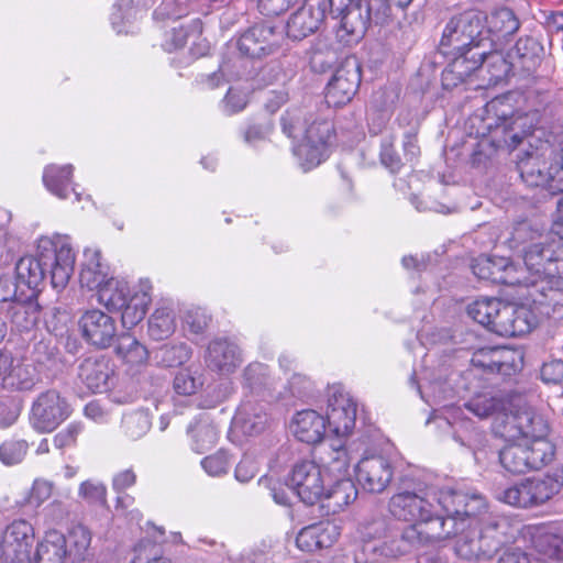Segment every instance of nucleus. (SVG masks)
<instances>
[{
	"label": "nucleus",
	"instance_id": "nucleus-34",
	"mask_svg": "<svg viewBox=\"0 0 563 563\" xmlns=\"http://www.w3.org/2000/svg\"><path fill=\"white\" fill-rule=\"evenodd\" d=\"M534 549L549 558L563 561V534L555 525L529 528Z\"/></svg>",
	"mask_w": 563,
	"mask_h": 563
},
{
	"label": "nucleus",
	"instance_id": "nucleus-25",
	"mask_svg": "<svg viewBox=\"0 0 563 563\" xmlns=\"http://www.w3.org/2000/svg\"><path fill=\"white\" fill-rule=\"evenodd\" d=\"M522 120L523 118L507 117L503 113L501 117H498L496 123L493 124L490 118H486L484 122L492 145L497 148L507 147L508 150H515L529 133V130H521L523 126Z\"/></svg>",
	"mask_w": 563,
	"mask_h": 563
},
{
	"label": "nucleus",
	"instance_id": "nucleus-26",
	"mask_svg": "<svg viewBox=\"0 0 563 563\" xmlns=\"http://www.w3.org/2000/svg\"><path fill=\"white\" fill-rule=\"evenodd\" d=\"M341 528L332 521H320L302 528L296 543L299 549L313 552L331 548L340 538Z\"/></svg>",
	"mask_w": 563,
	"mask_h": 563
},
{
	"label": "nucleus",
	"instance_id": "nucleus-22",
	"mask_svg": "<svg viewBox=\"0 0 563 563\" xmlns=\"http://www.w3.org/2000/svg\"><path fill=\"white\" fill-rule=\"evenodd\" d=\"M471 362L474 367L508 376L521 366L522 355L505 346H486L474 352Z\"/></svg>",
	"mask_w": 563,
	"mask_h": 563
},
{
	"label": "nucleus",
	"instance_id": "nucleus-23",
	"mask_svg": "<svg viewBox=\"0 0 563 563\" xmlns=\"http://www.w3.org/2000/svg\"><path fill=\"white\" fill-rule=\"evenodd\" d=\"M361 82V74L355 63L346 62L339 67L329 81L325 101L330 107H341L352 100Z\"/></svg>",
	"mask_w": 563,
	"mask_h": 563
},
{
	"label": "nucleus",
	"instance_id": "nucleus-49",
	"mask_svg": "<svg viewBox=\"0 0 563 563\" xmlns=\"http://www.w3.org/2000/svg\"><path fill=\"white\" fill-rule=\"evenodd\" d=\"M192 351L184 342L168 343L162 345L156 352V360L166 367L180 366L191 357Z\"/></svg>",
	"mask_w": 563,
	"mask_h": 563
},
{
	"label": "nucleus",
	"instance_id": "nucleus-62",
	"mask_svg": "<svg viewBox=\"0 0 563 563\" xmlns=\"http://www.w3.org/2000/svg\"><path fill=\"white\" fill-rule=\"evenodd\" d=\"M78 495L89 504H106L107 488L98 481L88 479L80 484Z\"/></svg>",
	"mask_w": 563,
	"mask_h": 563
},
{
	"label": "nucleus",
	"instance_id": "nucleus-47",
	"mask_svg": "<svg viewBox=\"0 0 563 563\" xmlns=\"http://www.w3.org/2000/svg\"><path fill=\"white\" fill-rule=\"evenodd\" d=\"M12 324L20 331H27L35 325L38 311L33 303L23 300L13 301L8 309Z\"/></svg>",
	"mask_w": 563,
	"mask_h": 563
},
{
	"label": "nucleus",
	"instance_id": "nucleus-11",
	"mask_svg": "<svg viewBox=\"0 0 563 563\" xmlns=\"http://www.w3.org/2000/svg\"><path fill=\"white\" fill-rule=\"evenodd\" d=\"M303 460L296 463L289 475L291 489L308 505L320 501L325 494L328 473L321 462Z\"/></svg>",
	"mask_w": 563,
	"mask_h": 563
},
{
	"label": "nucleus",
	"instance_id": "nucleus-33",
	"mask_svg": "<svg viewBox=\"0 0 563 563\" xmlns=\"http://www.w3.org/2000/svg\"><path fill=\"white\" fill-rule=\"evenodd\" d=\"M457 27L464 31L470 48L486 49L490 47V38L485 22L486 16L477 10H468L459 15Z\"/></svg>",
	"mask_w": 563,
	"mask_h": 563
},
{
	"label": "nucleus",
	"instance_id": "nucleus-1",
	"mask_svg": "<svg viewBox=\"0 0 563 563\" xmlns=\"http://www.w3.org/2000/svg\"><path fill=\"white\" fill-rule=\"evenodd\" d=\"M389 509L396 518L415 522L404 531L402 542L415 547L454 536L455 552L464 560L494 558L518 531L509 518L488 512L482 495L427 479L405 482Z\"/></svg>",
	"mask_w": 563,
	"mask_h": 563
},
{
	"label": "nucleus",
	"instance_id": "nucleus-3",
	"mask_svg": "<svg viewBox=\"0 0 563 563\" xmlns=\"http://www.w3.org/2000/svg\"><path fill=\"white\" fill-rule=\"evenodd\" d=\"M495 430L506 441L522 438L532 471H539L554 460L555 445L547 438L549 424L531 408L500 413L496 419Z\"/></svg>",
	"mask_w": 563,
	"mask_h": 563
},
{
	"label": "nucleus",
	"instance_id": "nucleus-28",
	"mask_svg": "<svg viewBox=\"0 0 563 563\" xmlns=\"http://www.w3.org/2000/svg\"><path fill=\"white\" fill-rule=\"evenodd\" d=\"M290 430L300 442L318 444L324 438L327 420L324 416L313 409L300 410L294 415Z\"/></svg>",
	"mask_w": 563,
	"mask_h": 563
},
{
	"label": "nucleus",
	"instance_id": "nucleus-24",
	"mask_svg": "<svg viewBox=\"0 0 563 563\" xmlns=\"http://www.w3.org/2000/svg\"><path fill=\"white\" fill-rule=\"evenodd\" d=\"M269 427V416L265 405L244 399L232 420L231 432L234 435L257 437Z\"/></svg>",
	"mask_w": 563,
	"mask_h": 563
},
{
	"label": "nucleus",
	"instance_id": "nucleus-38",
	"mask_svg": "<svg viewBox=\"0 0 563 563\" xmlns=\"http://www.w3.org/2000/svg\"><path fill=\"white\" fill-rule=\"evenodd\" d=\"M38 374L32 364L13 361L8 374L4 375L2 386L9 390L29 391L38 383Z\"/></svg>",
	"mask_w": 563,
	"mask_h": 563
},
{
	"label": "nucleus",
	"instance_id": "nucleus-59",
	"mask_svg": "<svg viewBox=\"0 0 563 563\" xmlns=\"http://www.w3.org/2000/svg\"><path fill=\"white\" fill-rule=\"evenodd\" d=\"M364 4L369 24L385 25L393 16L389 0H367Z\"/></svg>",
	"mask_w": 563,
	"mask_h": 563
},
{
	"label": "nucleus",
	"instance_id": "nucleus-54",
	"mask_svg": "<svg viewBox=\"0 0 563 563\" xmlns=\"http://www.w3.org/2000/svg\"><path fill=\"white\" fill-rule=\"evenodd\" d=\"M499 499L515 507L527 508L537 506L528 479L506 488L500 493Z\"/></svg>",
	"mask_w": 563,
	"mask_h": 563
},
{
	"label": "nucleus",
	"instance_id": "nucleus-39",
	"mask_svg": "<svg viewBox=\"0 0 563 563\" xmlns=\"http://www.w3.org/2000/svg\"><path fill=\"white\" fill-rule=\"evenodd\" d=\"M176 327V313L168 306L156 308L147 320V333L155 341L168 339L175 332Z\"/></svg>",
	"mask_w": 563,
	"mask_h": 563
},
{
	"label": "nucleus",
	"instance_id": "nucleus-52",
	"mask_svg": "<svg viewBox=\"0 0 563 563\" xmlns=\"http://www.w3.org/2000/svg\"><path fill=\"white\" fill-rule=\"evenodd\" d=\"M457 23L459 19L456 15L450 19V21L446 23L440 41V48L442 52H462L470 49L467 37L464 34V31L457 27Z\"/></svg>",
	"mask_w": 563,
	"mask_h": 563
},
{
	"label": "nucleus",
	"instance_id": "nucleus-53",
	"mask_svg": "<svg viewBox=\"0 0 563 563\" xmlns=\"http://www.w3.org/2000/svg\"><path fill=\"white\" fill-rule=\"evenodd\" d=\"M500 300L496 298H481L468 305L467 314L477 323L490 330L494 314L498 312Z\"/></svg>",
	"mask_w": 563,
	"mask_h": 563
},
{
	"label": "nucleus",
	"instance_id": "nucleus-60",
	"mask_svg": "<svg viewBox=\"0 0 563 563\" xmlns=\"http://www.w3.org/2000/svg\"><path fill=\"white\" fill-rule=\"evenodd\" d=\"M84 431V424L78 421L70 422L53 438V444L57 450L73 449L77 444L78 437Z\"/></svg>",
	"mask_w": 563,
	"mask_h": 563
},
{
	"label": "nucleus",
	"instance_id": "nucleus-58",
	"mask_svg": "<svg viewBox=\"0 0 563 563\" xmlns=\"http://www.w3.org/2000/svg\"><path fill=\"white\" fill-rule=\"evenodd\" d=\"M525 268H518L516 265H514L508 258H507V265L505 268H503L501 272V278L498 280L497 284L508 285V286H523L527 289V292H529L530 285L537 280V278L531 277Z\"/></svg>",
	"mask_w": 563,
	"mask_h": 563
},
{
	"label": "nucleus",
	"instance_id": "nucleus-10",
	"mask_svg": "<svg viewBox=\"0 0 563 563\" xmlns=\"http://www.w3.org/2000/svg\"><path fill=\"white\" fill-rule=\"evenodd\" d=\"M384 527L385 523L380 519L360 526L363 540L353 552L354 563H383L407 551L406 548L400 545V543H404L401 540L387 542L375 539L384 531Z\"/></svg>",
	"mask_w": 563,
	"mask_h": 563
},
{
	"label": "nucleus",
	"instance_id": "nucleus-61",
	"mask_svg": "<svg viewBox=\"0 0 563 563\" xmlns=\"http://www.w3.org/2000/svg\"><path fill=\"white\" fill-rule=\"evenodd\" d=\"M54 485L44 478H36L26 497V504L32 507H41L53 494Z\"/></svg>",
	"mask_w": 563,
	"mask_h": 563
},
{
	"label": "nucleus",
	"instance_id": "nucleus-44",
	"mask_svg": "<svg viewBox=\"0 0 563 563\" xmlns=\"http://www.w3.org/2000/svg\"><path fill=\"white\" fill-rule=\"evenodd\" d=\"M520 23L515 13L508 8L494 11L488 20V35L496 34L498 38H507L519 30Z\"/></svg>",
	"mask_w": 563,
	"mask_h": 563
},
{
	"label": "nucleus",
	"instance_id": "nucleus-8",
	"mask_svg": "<svg viewBox=\"0 0 563 563\" xmlns=\"http://www.w3.org/2000/svg\"><path fill=\"white\" fill-rule=\"evenodd\" d=\"M443 54L452 55L453 59L442 71V86L444 89H453L471 78L476 70L487 62L495 68L492 76L497 81L509 71V64L499 52L470 48L462 52L444 51Z\"/></svg>",
	"mask_w": 563,
	"mask_h": 563
},
{
	"label": "nucleus",
	"instance_id": "nucleus-43",
	"mask_svg": "<svg viewBox=\"0 0 563 563\" xmlns=\"http://www.w3.org/2000/svg\"><path fill=\"white\" fill-rule=\"evenodd\" d=\"M152 420L147 410H134L125 412L121 420L122 434L131 440L136 441L144 437L151 429Z\"/></svg>",
	"mask_w": 563,
	"mask_h": 563
},
{
	"label": "nucleus",
	"instance_id": "nucleus-55",
	"mask_svg": "<svg viewBox=\"0 0 563 563\" xmlns=\"http://www.w3.org/2000/svg\"><path fill=\"white\" fill-rule=\"evenodd\" d=\"M29 451L25 440L9 439L0 445V461L7 466L20 464Z\"/></svg>",
	"mask_w": 563,
	"mask_h": 563
},
{
	"label": "nucleus",
	"instance_id": "nucleus-63",
	"mask_svg": "<svg viewBox=\"0 0 563 563\" xmlns=\"http://www.w3.org/2000/svg\"><path fill=\"white\" fill-rule=\"evenodd\" d=\"M201 466L211 476L225 474L230 466L229 454L224 450H219L217 453L202 459Z\"/></svg>",
	"mask_w": 563,
	"mask_h": 563
},
{
	"label": "nucleus",
	"instance_id": "nucleus-14",
	"mask_svg": "<svg viewBox=\"0 0 563 563\" xmlns=\"http://www.w3.org/2000/svg\"><path fill=\"white\" fill-rule=\"evenodd\" d=\"M329 12L339 20L336 37L345 45L362 38L369 25L364 4L358 0H336Z\"/></svg>",
	"mask_w": 563,
	"mask_h": 563
},
{
	"label": "nucleus",
	"instance_id": "nucleus-40",
	"mask_svg": "<svg viewBox=\"0 0 563 563\" xmlns=\"http://www.w3.org/2000/svg\"><path fill=\"white\" fill-rule=\"evenodd\" d=\"M74 166L48 165L43 172V183L46 189L59 199L68 197V186L71 183Z\"/></svg>",
	"mask_w": 563,
	"mask_h": 563
},
{
	"label": "nucleus",
	"instance_id": "nucleus-50",
	"mask_svg": "<svg viewBox=\"0 0 563 563\" xmlns=\"http://www.w3.org/2000/svg\"><path fill=\"white\" fill-rule=\"evenodd\" d=\"M159 537L153 536V539H143L133 548V558L131 563H172L170 560L158 555L156 543L161 541L164 534L162 528H156Z\"/></svg>",
	"mask_w": 563,
	"mask_h": 563
},
{
	"label": "nucleus",
	"instance_id": "nucleus-13",
	"mask_svg": "<svg viewBox=\"0 0 563 563\" xmlns=\"http://www.w3.org/2000/svg\"><path fill=\"white\" fill-rule=\"evenodd\" d=\"M70 416V407L55 389L41 393L33 401L31 426L41 433L52 432Z\"/></svg>",
	"mask_w": 563,
	"mask_h": 563
},
{
	"label": "nucleus",
	"instance_id": "nucleus-36",
	"mask_svg": "<svg viewBox=\"0 0 563 563\" xmlns=\"http://www.w3.org/2000/svg\"><path fill=\"white\" fill-rule=\"evenodd\" d=\"M187 433L191 439V449L199 454L212 449L218 440V430L206 413L188 426Z\"/></svg>",
	"mask_w": 563,
	"mask_h": 563
},
{
	"label": "nucleus",
	"instance_id": "nucleus-19",
	"mask_svg": "<svg viewBox=\"0 0 563 563\" xmlns=\"http://www.w3.org/2000/svg\"><path fill=\"white\" fill-rule=\"evenodd\" d=\"M78 327L85 341L98 349L111 346L118 338L117 320L97 308L86 310L78 320Z\"/></svg>",
	"mask_w": 563,
	"mask_h": 563
},
{
	"label": "nucleus",
	"instance_id": "nucleus-5",
	"mask_svg": "<svg viewBox=\"0 0 563 563\" xmlns=\"http://www.w3.org/2000/svg\"><path fill=\"white\" fill-rule=\"evenodd\" d=\"M421 398L429 405L442 406L444 409L440 422L451 429L452 439L471 451L481 450L486 444V434L468 419L462 408L449 407L445 401L454 397V389L446 382L439 378L426 379L418 385ZM441 427L442 424L439 423Z\"/></svg>",
	"mask_w": 563,
	"mask_h": 563
},
{
	"label": "nucleus",
	"instance_id": "nucleus-9",
	"mask_svg": "<svg viewBox=\"0 0 563 563\" xmlns=\"http://www.w3.org/2000/svg\"><path fill=\"white\" fill-rule=\"evenodd\" d=\"M526 271L533 278L563 275V242L547 232V238L539 239L521 249Z\"/></svg>",
	"mask_w": 563,
	"mask_h": 563
},
{
	"label": "nucleus",
	"instance_id": "nucleus-16",
	"mask_svg": "<svg viewBox=\"0 0 563 563\" xmlns=\"http://www.w3.org/2000/svg\"><path fill=\"white\" fill-rule=\"evenodd\" d=\"M553 148L543 143L532 152L519 157L517 167L522 180L530 187H543L551 192V184L555 179L552 169Z\"/></svg>",
	"mask_w": 563,
	"mask_h": 563
},
{
	"label": "nucleus",
	"instance_id": "nucleus-35",
	"mask_svg": "<svg viewBox=\"0 0 563 563\" xmlns=\"http://www.w3.org/2000/svg\"><path fill=\"white\" fill-rule=\"evenodd\" d=\"M66 558L68 553L65 536L58 530L51 529L37 544L32 563H65Z\"/></svg>",
	"mask_w": 563,
	"mask_h": 563
},
{
	"label": "nucleus",
	"instance_id": "nucleus-2",
	"mask_svg": "<svg viewBox=\"0 0 563 563\" xmlns=\"http://www.w3.org/2000/svg\"><path fill=\"white\" fill-rule=\"evenodd\" d=\"M76 255L68 235L54 234L37 241L36 255L24 256L15 265L16 284L36 289L47 276L57 291L63 290L74 273Z\"/></svg>",
	"mask_w": 563,
	"mask_h": 563
},
{
	"label": "nucleus",
	"instance_id": "nucleus-51",
	"mask_svg": "<svg viewBox=\"0 0 563 563\" xmlns=\"http://www.w3.org/2000/svg\"><path fill=\"white\" fill-rule=\"evenodd\" d=\"M544 238H547V232L537 222L521 220L514 224L510 241L514 247L521 245L523 247Z\"/></svg>",
	"mask_w": 563,
	"mask_h": 563
},
{
	"label": "nucleus",
	"instance_id": "nucleus-21",
	"mask_svg": "<svg viewBox=\"0 0 563 563\" xmlns=\"http://www.w3.org/2000/svg\"><path fill=\"white\" fill-rule=\"evenodd\" d=\"M34 540L32 525L23 519L10 523L1 540L2 556L8 563H24L30 561V549Z\"/></svg>",
	"mask_w": 563,
	"mask_h": 563
},
{
	"label": "nucleus",
	"instance_id": "nucleus-17",
	"mask_svg": "<svg viewBox=\"0 0 563 563\" xmlns=\"http://www.w3.org/2000/svg\"><path fill=\"white\" fill-rule=\"evenodd\" d=\"M336 0H303V4L287 21V36L300 41L316 33Z\"/></svg>",
	"mask_w": 563,
	"mask_h": 563
},
{
	"label": "nucleus",
	"instance_id": "nucleus-64",
	"mask_svg": "<svg viewBox=\"0 0 563 563\" xmlns=\"http://www.w3.org/2000/svg\"><path fill=\"white\" fill-rule=\"evenodd\" d=\"M69 505L59 499H54L44 509V521L48 526L60 525L69 517Z\"/></svg>",
	"mask_w": 563,
	"mask_h": 563
},
{
	"label": "nucleus",
	"instance_id": "nucleus-48",
	"mask_svg": "<svg viewBox=\"0 0 563 563\" xmlns=\"http://www.w3.org/2000/svg\"><path fill=\"white\" fill-rule=\"evenodd\" d=\"M506 265V257L481 255L473 261L472 271L478 278L497 284Z\"/></svg>",
	"mask_w": 563,
	"mask_h": 563
},
{
	"label": "nucleus",
	"instance_id": "nucleus-31",
	"mask_svg": "<svg viewBox=\"0 0 563 563\" xmlns=\"http://www.w3.org/2000/svg\"><path fill=\"white\" fill-rule=\"evenodd\" d=\"M110 277V267L102 261L101 252L97 249H86L79 274L81 286L97 291Z\"/></svg>",
	"mask_w": 563,
	"mask_h": 563
},
{
	"label": "nucleus",
	"instance_id": "nucleus-45",
	"mask_svg": "<svg viewBox=\"0 0 563 563\" xmlns=\"http://www.w3.org/2000/svg\"><path fill=\"white\" fill-rule=\"evenodd\" d=\"M543 54V46L533 37L526 36L517 41L510 57L521 60L522 67H534Z\"/></svg>",
	"mask_w": 563,
	"mask_h": 563
},
{
	"label": "nucleus",
	"instance_id": "nucleus-6",
	"mask_svg": "<svg viewBox=\"0 0 563 563\" xmlns=\"http://www.w3.org/2000/svg\"><path fill=\"white\" fill-rule=\"evenodd\" d=\"M328 473L325 494L321 500L333 512L343 509L357 497V489L349 477L351 456L340 439L321 443L313 452Z\"/></svg>",
	"mask_w": 563,
	"mask_h": 563
},
{
	"label": "nucleus",
	"instance_id": "nucleus-41",
	"mask_svg": "<svg viewBox=\"0 0 563 563\" xmlns=\"http://www.w3.org/2000/svg\"><path fill=\"white\" fill-rule=\"evenodd\" d=\"M528 482L536 505H541L561 490L563 486V467L556 468L553 473H548L543 477L528 478Z\"/></svg>",
	"mask_w": 563,
	"mask_h": 563
},
{
	"label": "nucleus",
	"instance_id": "nucleus-7",
	"mask_svg": "<svg viewBox=\"0 0 563 563\" xmlns=\"http://www.w3.org/2000/svg\"><path fill=\"white\" fill-rule=\"evenodd\" d=\"M151 291L148 280L130 287L126 280L112 276L97 290V299L109 311H121L122 325L131 329L144 319L152 301Z\"/></svg>",
	"mask_w": 563,
	"mask_h": 563
},
{
	"label": "nucleus",
	"instance_id": "nucleus-20",
	"mask_svg": "<svg viewBox=\"0 0 563 563\" xmlns=\"http://www.w3.org/2000/svg\"><path fill=\"white\" fill-rule=\"evenodd\" d=\"M358 484L367 492L382 493L390 484L394 467L390 461L382 454H367L355 466Z\"/></svg>",
	"mask_w": 563,
	"mask_h": 563
},
{
	"label": "nucleus",
	"instance_id": "nucleus-15",
	"mask_svg": "<svg viewBox=\"0 0 563 563\" xmlns=\"http://www.w3.org/2000/svg\"><path fill=\"white\" fill-rule=\"evenodd\" d=\"M537 323V313L528 301L522 305H514L500 300L490 331L501 336H518L529 333Z\"/></svg>",
	"mask_w": 563,
	"mask_h": 563
},
{
	"label": "nucleus",
	"instance_id": "nucleus-27",
	"mask_svg": "<svg viewBox=\"0 0 563 563\" xmlns=\"http://www.w3.org/2000/svg\"><path fill=\"white\" fill-rule=\"evenodd\" d=\"M205 361L212 371L230 374L240 366L243 357L235 343L227 339H216L208 344Z\"/></svg>",
	"mask_w": 563,
	"mask_h": 563
},
{
	"label": "nucleus",
	"instance_id": "nucleus-46",
	"mask_svg": "<svg viewBox=\"0 0 563 563\" xmlns=\"http://www.w3.org/2000/svg\"><path fill=\"white\" fill-rule=\"evenodd\" d=\"M139 10L132 0H120L111 13V24L118 34L133 33V22L137 19Z\"/></svg>",
	"mask_w": 563,
	"mask_h": 563
},
{
	"label": "nucleus",
	"instance_id": "nucleus-29",
	"mask_svg": "<svg viewBox=\"0 0 563 563\" xmlns=\"http://www.w3.org/2000/svg\"><path fill=\"white\" fill-rule=\"evenodd\" d=\"M113 368L106 357H89L80 366L78 376L92 393L108 391L113 383Z\"/></svg>",
	"mask_w": 563,
	"mask_h": 563
},
{
	"label": "nucleus",
	"instance_id": "nucleus-56",
	"mask_svg": "<svg viewBox=\"0 0 563 563\" xmlns=\"http://www.w3.org/2000/svg\"><path fill=\"white\" fill-rule=\"evenodd\" d=\"M202 385L201 375L191 367L179 371L174 378V389L178 395H194Z\"/></svg>",
	"mask_w": 563,
	"mask_h": 563
},
{
	"label": "nucleus",
	"instance_id": "nucleus-42",
	"mask_svg": "<svg viewBox=\"0 0 563 563\" xmlns=\"http://www.w3.org/2000/svg\"><path fill=\"white\" fill-rule=\"evenodd\" d=\"M90 542L91 533L85 526L76 525L69 530L66 549L71 563H81L89 556Z\"/></svg>",
	"mask_w": 563,
	"mask_h": 563
},
{
	"label": "nucleus",
	"instance_id": "nucleus-57",
	"mask_svg": "<svg viewBox=\"0 0 563 563\" xmlns=\"http://www.w3.org/2000/svg\"><path fill=\"white\" fill-rule=\"evenodd\" d=\"M500 401L489 394H479L465 404V408L478 418H486L495 413Z\"/></svg>",
	"mask_w": 563,
	"mask_h": 563
},
{
	"label": "nucleus",
	"instance_id": "nucleus-18",
	"mask_svg": "<svg viewBox=\"0 0 563 563\" xmlns=\"http://www.w3.org/2000/svg\"><path fill=\"white\" fill-rule=\"evenodd\" d=\"M327 426L338 437L349 435L355 427L356 402L341 386L328 389Z\"/></svg>",
	"mask_w": 563,
	"mask_h": 563
},
{
	"label": "nucleus",
	"instance_id": "nucleus-37",
	"mask_svg": "<svg viewBox=\"0 0 563 563\" xmlns=\"http://www.w3.org/2000/svg\"><path fill=\"white\" fill-rule=\"evenodd\" d=\"M499 451V461L503 467L511 474H525L531 472L532 467L529 461L528 449L522 438L508 441Z\"/></svg>",
	"mask_w": 563,
	"mask_h": 563
},
{
	"label": "nucleus",
	"instance_id": "nucleus-12",
	"mask_svg": "<svg viewBox=\"0 0 563 563\" xmlns=\"http://www.w3.org/2000/svg\"><path fill=\"white\" fill-rule=\"evenodd\" d=\"M522 296L537 313V322L542 317L563 314V275L537 278Z\"/></svg>",
	"mask_w": 563,
	"mask_h": 563
},
{
	"label": "nucleus",
	"instance_id": "nucleus-32",
	"mask_svg": "<svg viewBox=\"0 0 563 563\" xmlns=\"http://www.w3.org/2000/svg\"><path fill=\"white\" fill-rule=\"evenodd\" d=\"M276 384L269 367L261 362L250 363L242 373V387L245 395L264 397Z\"/></svg>",
	"mask_w": 563,
	"mask_h": 563
},
{
	"label": "nucleus",
	"instance_id": "nucleus-30",
	"mask_svg": "<svg viewBox=\"0 0 563 563\" xmlns=\"http://www.w3.org/2000/svg\"><path fill=\"white\" fill-rule=\"evenodd\" d=\"M274 27L267 23L256 24L244 32L238 42L239 51L249 57L261 58L273 52Z\"/></svg>",
	"mask_w": 563,
	"mask_h": 563
},
{
	"label": "nucleus",
	"instance_id": "nucleus-4",
	"mask_svg": "<svg viewBox=\"0 0 563 563\" xmlns=\"http://www.w3.org/2000/svg\"><path fill=\"white\" fill-rule=\"evenodd\" d=\"M282 128L288 137L298 141L294 145V154L305 172L329 157V141L333 131L330 121L318 120L312 114L308 117L301 109H292L282 118Z\"/></svg>",
	"mask_w": 563,
	"mask_h": 563
}]
</instances>
